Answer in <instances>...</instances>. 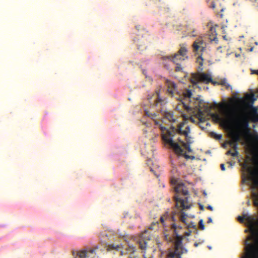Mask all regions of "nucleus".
I'll return each mask as SVG.
<instances>
[{
    "label": "nucleus",
    "mask_w": 258,
    "mask_h": 258,
    "mask_svg": "<svg viewBox=\"0 0 258 258\" xmlns=\"http://www.w3.org/2000/svg\"><path fill=\"white\" fill-rule=\"evenodd\" d=\"M186 122L183 121L179 123L177 127L172 126V131H168V136L164 135L163 137V140L165 143L169 144L171 148H172L174 151L178 155H182L183 152V150L178 145L177 143L174 142L173 141V137L174 136L175 133H177L180 135H183L185 137V140L187 144H190L192 143V138L189 136L190 133V128L189 125L185 126V129L183 130V127L185 124Z\"/></svg>",
    "instance_id": "nucleus-1"
},
{
    "label": "nucleus",
    "mask_w": 258,
    "mask_h": 258,
    "mask_svg": "<svg viewBox=\"0 0 258 258\" xmlns=\"http://www.w3.org/2000/svg\"><path fill=\"white\" fill-rule=\"evenodd\" d=\"M171 182L172 184L176 185L174 187L176 195L174 196V198L176 202V207L180 210V211L179 212V220L183 223L187 224L185 222L187 215L183 212L182 211L190 208L191 204L188 201L187 197L182 199L179 197V195L187 196L188 194L187 188L183 183H177L176 180L172 179Z\"/></svg>",
    "instance_id": "nucleus-2"
},
{
    "label": "nucleus",
    "mask_w": 258,
    "mask_h": 258,
    "mask_svg": "<svg viewBox=\"0 0 258 258\" xmlns=\"http://www.w3.org/2000/svg\"><path fill=\"white\" fill-rule=\"evenodd\" d=\"M168 59H170L173 62L176 64L175 68V72H182L183 68L179 64V61L184 60L188 58L187 55V49L185 47H181L176 53L173 55L166 56Z\"/></svg>",
    "instance_id": "nucleus-3"
},
{
    "label": "nucleus",
    "mask_w": 258,
    "mask_h": 258,
    "mask_svg": "<svg viewBox=\"0 0 258 258\" xmlns=\"http://www.w3.org/2000/svg\"><path fill=\"white\" fill-rule=\"evenodd\" d=\"M194 104L195 105L192 107L197 110L198 114L201 118L203 117L205 114L210 113L213 107H216L217 106L216 103H214V106H209L208 103L198 98L196 99Z\"/></svg>",
    "instance_id": "nucleus-4"
},
{
    "label": "nucleus",
    "mask_w": 258,
    "mask_h": 258,
    "mask_svg": "<svg viewBox=\"0 0 258 258\" xmlns=\"http://www.w3.org/2000/svg\"><path fill=\"white\" fill-rule=\"evenodd\" d=\"M245 251L242 258H258V241L256 243L246 244Z\"/></svg>",
    "instance_id": "nucleus-5"
},
{
    "label": "nucleus",
    "mask_w": 258,
    "mask_h": 258,
    "mask_svg": "<svg viewBox=\"0 0 258 258\" xmlns=\"http://www.w3.org/2000/svg\"><path fill=\"white\" fill-rule=\"evenodd\" d=\"M249 120L250 119L248 115L245 113H242L239 118V125L246 134L250 135L249 128Z\"/></svg>",
    "instance_id": "nucleus-6"
},
{
    "label": "nucleus",
    "mask_w": 258,
    "mask_h": 258,
    "mask_svg": "<svg viewBox=\"0 0 258 258\" xmlns=\"http://www.w3.org/2000/svg\"><path fill=\"white\" fill-rule=\"evenodd\" d=\"M250 111L248 116L250 120L254 123L258 122V108L254 107L252 104H249Z\"/></svg>",
    "instance_id": "nucleus-7"
},
{
    "label": "nucleus",
    "mask_w": 258,
    "mask_h": 258,
    "mask_svg": "<svg viewBox=\"0 0 258 258\" xmlns=\"http://www.w3.org/2000/svg\"><path fill=\"white\" fill-rule=\"evenodd\" d=\"M232 141L230 142L229 144L234 149H237L238 143L240 141L241 137L239 133H233L231 135Z\"/></svg>",
    "instance_id": "nucleus-8"
},
{
    "label": "nucleus",
    "mask_w": 258,
    "mask_h": 258,
    "mask_svg": "<svg viewBox=\"0 0 258 258\" xmlns=\"http://www.w3.org/2000/svg\"><path fill=\"white\" fill-rule=\"evenodd\" d=\"M166 86H167V91L171 96H173L174 94L177 92L176 85L175 83L170 81H166Z\"/></svg>",
    "instance_id": "nucleus-9"
},
{
    "label": "nucleus",
    "mask_w": 258,
    "mask_h": 258,
    "mask_svg": "<svg viewBox=\"0 0 258 258\" xmlns=\"http://www.w3.org/2000/svg\"><path fill=\"white\" fill-rule=\"evenodd\" d=\"M203 40L202 38H198L192 44L193 50L195 52L198 51L200 48L201 51H203L204 50V47L202 46L203 44Z\"/></svg>",
    "instance_id": "nucleus-10"
},
{
    "label": "nucleus",
    "mask_w": 258,
    "mask_h": 258,
    "mask_svg": "<svg viewBox=\"0 0 258 258\" xmlns=\"http://www.w3.org/2000/svg\"><path fill=\"white\" fill-rule=\"evenodd\" d=\"M200 82H203L205 84H209L212 82V76L210 74L202 73L199 76Z\"/></svg>",
    "instance_id": "nucleus-11"
},
{
    "label": "nucleus",
    "mask_w": 258,
    "mask_h": 258,
    "mask_svg": "<svg viewBox=\"0 0 258 258\" xmlns=\"http://www.w3.org/2000/svg\"><path fill=\"white\" fill-rule=\"evenodd\" d=\"M98 247H96L95 249H91L89 251L86 250H83L78 252V256L80 258H87L89 257L90 253H93L95 251L96 249H97Z\"/></svg>",
    "instance_id": "nucleus-12"
},
{
    "label": "nucleus",
    "mask_w": 258,
    "mask_h": 258,
    "mask_svg": "<svg viewBox=\"0 0 258 258\" xmlns=\"http://www.w3.org/2000/svg\"><path fill=\"white\" fill-rule=\"evenodd\" d=\"M184 252L182 250H178L175 249L174 252H170L167 255V258H181L180 255Z\"/></svg>",
    "instance_id": "nucleus-13"
},
{
    "label": "nucleus",
    "mask_w": 258,
    "mask_h": 258,
    "mask_svg": "<svg viewBox=\"0 0 258 258\" xmlns=\"http://www.w3.org/2000/svg\"><path fill=\"white\" fill-rule=\"evenodd\" d=\"M174 248L178 250H182L184 251V249L182 247V238L180 237H177L175 243H174Z\"/></svg>",
    "instance_id": "nucleus-14"
},
{
    "label": "nucleus",
    "mask_w": 258,
    "mask_h": 258,
    "mask_svg": "<svg viewBox=\"0 0 258 258\" xmlns=\"http://www.w3.org/2000/svg\"><path fill=\"white\" fill-rule=\"evenodd\" d=\"M219 86L224 87L227 90H232L231 86L227 83V79L225 78L219 80Z\"/></svg>",
    "instance_id": "nucleus-15"
},
{
    "label": "nucleus",
    "mask_w": 258,
    "mask_h": 258,
    "mask_svg": "<svg viewBox=\"0 0 258 258\" xmlns=\"http://www.w3.org/2000/svg\"><path fill=\"white\" fill-rule=\"evenodd\" d=\"M164 117L170 122H174L176 121L173 112H165Z\"/></svg>",
    "instance_id": "nucleus-16"
},
{
    "label": "nucleus",
    "mask_w": 258,
    "mask_h": 258,
    "mask_svg": "<svg viewBox=\"0 0 258 258\" xmlns=\"http://www.w3.org/2000/svg\"><path fill=\"white\" fill-rule=\"evenodd\" d=\"M210 32L211 33V34H212V36H211V35H209V36H210L209 39L211 41H218L217 38L216 37L217 34L216 32L215 28H214L213 27H211L210 30Z\"/></svg>",
    "instance_id": "nucleus-17"
},
{
    "label": "nucleus",
    "mask_w": 258,
    "mask_h": 258,
    "mask_svg": "<svg viewBox=\"0 0 258 258\" xmlns=\"http://www.w3.org/2000/svg\"><path fill=\"white\" fill-rule=\"evenodd\" d=\"M191 83L194 85L197 84L199 82H200L199 76H197L195 75H192L191 80Z\"/></svg>",
    "instance_id": "nucleus-18"
},
{
    "label": "nucleus",
    "mask_w": 258,
    "mask_h": 258,
    "mask_svg": "<svg viewBox=\"0 0 258 258\" xmlns=\"http://www.w3.org/2000/svg\"><path fill=\"white\" fill-rule=\"evenodd\" d=\"M121 247L118 244H110L108 246V249L109 250H119Z\"/></svg>",
    "instance_id": "nucleus-19"
},
{
    "label": "nucleus",
    "mask_w": 258,
    "mask_h": 258,
    "mask_svg": "<svg viewBox=\"0 0 258 258\" xmlns=\"http://www.w3.org/2000/svg\"><path fill=\"white\" fill-rule=\"evenodd\" d=\"M210 135H211V137H213L214 139H215L216 140H221L222 139V135H221V134H217L216 133L213 132H211L210 133Z\"/></svg>",
    "instance_id": "nucleus-20"
},
{
    "label": "nucleus",
    "mask_w": 258,
    "mask_h": 258,
    "mask_svg": "<svg viewBox=\"0 0 258 258\" xmlns=\"http://www.w3.org/2000/svg\"><path fill=\"white\" fill-rule=\"evenodd\" d=\"M247 98L250 101V102L247 104V106L249 108V104H252V105H253V104L256 100V99L254 98L253 94H251V95L247 96Z\"/></svg>",
    "instance_id": "nucleus-21"
},
{
    "label": "nucleus",
    "mask_w": 258,
    "mask_h": 258,
    "mask_svg": "<svg viewBox=\"0 0 258 258\" xmlns=\"http://www.w3.org/2000/svg\"><path fill=\"white\" fill-rule=\"evenodd\" d=\"M140 248L142 250H145L147 247V243L145 241L140 240L139 242Z\"/></svg>",
    "instance_id": "nucleus-22"
},
{
    "label": "nucleus",
    "mask_w": 258,
    "mask_h": 258,
    "mask_svg": "<svg viewBox=\"0 0 258 258\" xmlns=\"http://www.w3.org/2000/svg\"><path fill=\"white\" fill-rule=\"evenodd\" d=\"M125 250H126L127 252L133 253L135 251L136 248L133 245H128L127 247L125 248Z\"/></svg>",
    "instance_id": "nucleus-23"
},
{
    "label": "nucleus",
    "mask_w": 258,
    "mask_h": 258,
    "mask_svg": "<svg viewBox=\"0 0 258 258\" xmlns=\"http://www.w3.org/2000/svg\"><path fill=\"white\" fill-rule=\"evenodd\" d=\"M156 99L153 103L154 106H157L158 104L163 101V100L159 97L158 94H157L155 96Z\"/></svg>",
    "instance_id": "nucleus-24"
},
{
    "label": "nucleus",
    "mask_w": 258,
    "mask_h": 258,
    "mask_svg": "<svg viewBox=\"0 0 258 258\" xmlns=\"http://www.w3.org/2000/svg\"><path fill=\"white\" fill-rule=\"evenodd\" d=\"M192 93L189 90H187L186 92L184 94V99H189L191 98Z\"/></svg>",
    "instance_id": "nucleus-25"
},
{
    "label": "nucleus",
    "mask_w": 258,
    "mask_h": 258,
    "mask_svg": "<svg viewBox=\"0 0 258 258\" xmlns=\"http://www.w3.org/2000/svg\"><path fill=\"white\" fill-rule=\"evenodd\" d=\"M188 229L192 228L196 231V233H198V230L197 228V226L194 224V223H190L187 226Z\"/></svg>",
    "instance_id": "nucleus-26"
},
{
    "label": "nucleus",
    "mask_w": 258,
    "mask_h": 258,
    "mask_svg": "<svg viewBox=\"0 0 258 258\" xmlns=\"http://www.w3.org/2000/svg\"><path fill=\"white\" fill-rule=\"evenodd\" d=\"M172 126H171V127H170V128L171 129V132L172 131V128H171V127H172ZM159 127L160 128V129L161 130V131L162 132H165V131H167V134L163 135L162 136V137H163L164 135L168 136V130H166V127L162 126V124H160V126H159ZM169 131H170L169 130Z\"/></svg>",
    "instance_id": "nucleus-27"
},
{
    "label": "nucleus",
    "mask_w": 258,
    "mask_h": 258,
    "mask_svg": "<svg viewBox=\"0 0 258 258\" xmlns=\"http://www.w3.org/2000/svg\"><path fill=\"white\" fill-rule=\"evenodd\" d=\"M185 149H186L188 152H191V149L190 147V144L187 143H184L182 146Z\"/></svg>",
    "instance_id": "nucleus-28"
},
{
    "label": "nucleus",
    "mask_w": 258,
    "mask_h": 258,
    "mask_svg": "<svg viewBox=\"0 0 258 258\" xmlns=\"http://www.w3.org/2000/svg\"><path fill=\"white\" fill-rule=\"evenodd\" d=\"M199 228L202 230L205 229V225L203 220H201L199 222Z\"/></svg>",
    "instance_id": "nucleus-29"
},
{
    "label": "nucleus",
    "mask_w": 258,
    "mask_h": 258,
    "mask_svg": "<svg viewBox=\"0 0 258 258\" xmlns=\"http://www.w3.org/2000/svg\"><path fill=\"white\" fill-rule=\"evenodd\" d=\"M252 139L254 140V141L258 143V134L256 133L252 136Z\"/></svg>",
    "instance_id": "nucleus-30"
},
{
    "label": "nucleus",
    "mask_w": 258,
    "mask_h": 258,
    "mask_svg": "<svg viewBox=\"0 0 258 258\" xmlns=\"http://www.w3.org/2000/svg\"><path fill=\"white\" fill-rule=\"evenodd\" d=\"M211 83H212L214 86L218 85L219 86V81H213L212 80V82H211Z\"/></svg>",
    "instance_id": "nucleus-31"
},
{
    "label": "nucleus",
    "mask_w": 258,
    "mask_h": 258,
    "mask_svg": "<svg viewBox=\"0 0 258 258\" xmlns=\"http://www.w3.org/2000/svg\"><path fill=\"white\" fill-rule=\"evenodd\" d=\"M234 152H232V154H231V156H237L238 154V151H237V149H234Z\"/></svg>",
    "instance_id": "nucleus-32"
},
{
    "label": "nucleus",
    "mask_w": 258,
    "mask_h": 258,
    "mask_svg": "<svg viewBox=\"0 0 258 258\" xmlns=\"http://www.w3.org/2000/svg\"><path fill=\"white\" fill-rule=\"evenodd\" d=\"M199 59H201V61L199 62V63L201 66H203V59L202 58V57L201 56H200L198 58V60H199Z\"/></svg>",
    "instance_id": "nucleus-33"
},
{
    "label": "nucleus",
    "mask_w": 258,
    "mask_h": 258,
    "mask_svg": "<svg viewBox=\"0 0 258 258\" xmlns=\"http://www.w3.org/2000/svg\"><path fill=\"white\" fill-rule=\"evenodd\" d=\"M104 235H105L106 237H105V238H104V239H101V242L104 243V244H105V243L107 242V241H106V239H107V236L106 234H104Z\"/></svg>",
    "instance_id": "nucleus-34"
},
{
    "label": "nucleus",
    "mask_w": 258,
    "mask_h": 258,
    "mask_svg": "<svg viewBox=\"0 0 258 258\" xmlns=\"http://www.w3.org/2000/svg\"><path fill=\"white\" fill-rule=\"evenodd\" d=\"M177 141H178V142H179L181 145L182 146L183 145V144L184 143H185V142H184L180 138H178L177 139Z\"/></svg>",
    "instance_id": "nucleus-35"
},
{
    "label": "nucleus",
    "mask_w": 258,
    "mask_h": 258,
    "mask_svg": "<svg viewBox=\"0 0 258 258\" xmlns=\"http://www.w3.org/2000/svg\"><path fill=\"white\" fill-rule=\"evenodd\" d=\"M220 167H221V169L223 171H224L225 170V164L224 163H221L220 165Z\"/></svg>",
    "instance_id": "nucleus-36"
},
{
    "label": "nucleus",
    "mask_w": 258,
    "mask_h": 258,
    "mask_svg": "<svg viewBox=\"0 0 258 258\" xmlns=\"http://www.w3.org/2000/svg\"><path fill=\"white\" fill-rule=\"evenodd\" d=\"M156 114L155 113H151L150 117H151L152 119H154V118L156 117Z\"/></svg>",
    "instance_id": "nucleus-37"
},
{
    "label": "nucleus",
    "mask_w": 258,
    "mask_h": 258,
    "mask_svg": "<svg viewBox=\"0 0 258 258\" xmlns=\"http://www.w3.org/2000/svg\"><path fill=\"white\" fill-rule=\"evenodd\" d=\"M255 171H257V172H258V170H254L253 171H252V172H251L250 173V180H251V177H252V174H253V173L255 172ZM256 177H257V179H258V175H256Z\"/></svg>",
    "instance_id": "nucleus-38"
},
{
    "label": "nucleus",
    "mask_w": 258,
    "mask_h": 258,
    "mask_svg": "<svg viewBox=\"0 0 258 258\" xmlns=\"http://www.w3.org/2000/svg\"><path fill=\"white\" fill-rule=\"evenodd\" d=\"M172 228L175 230L177 228V226L175 225V224H172Z\"/></svg>",
    "instance_id": "nucleus-39"
},
{
    "label": "nucleus",
    "mask_w": 258,
    "mask_h": 258,
    "mask_svg": "<svg viewBox=\"0 0 258 258\" xmlns=\"http://www.w3.org/2000/svg\"><path fill=\"white\" fill-rule=\"evenodd\" d=\"M151 113L149 112L148 111H145V115L148 117H150L151 115Z\"/></svg>",
    "instance_id": "nucleus-40"
},
{
    "label": "nucleus",
    "mask_w": 258,
    "mask_h": 258,
    "mask_svg": "<svg viewBox=\"0 0 258 258\" xmlns=\"http://www.w3.org/2000/svg\"><path fill=\"white\" fill-rule=\"evenodd\" d=\"M154 121L156 125H159V127L160 126V124H161L159 123V121H158L157 120H156L155 119H154Z\"/></svg>",
    "instance_id": "nucleus-41"
},
{
    "label": "nucleus",
    "mask_w": 258,
    "mask_h": 258,
    "mask_svg": "<svg viewBox=\"0 0 258 258\" xmlns=\"http://www.w3.org/2000/svg\"><path fill=\"white\" fill-rule=\"evenodd\" d=\"M160 220L161 222L163 224V223L164 222V216L161 217Z\"/></svg>",
    "instance_id": "nucleus-42"
},
{
    "label": "nucleus",
    "mask_w": 258,
    "mask_h": 258,
    "mask_svg": "<svg viewBox=\"0 0 258 258\" xmlns=\"http://www.w3.org/2000/svg\"><path fill=\"white\" fill-rule=\"evenodd\" d=\"M212 222V219L211 217H209L208 218L207 223L210 224Z\"/></svg>",
    "instance_id": "nucleus-43"
},
{
    "label": "nucleus",
    "mask_w": 258,
    "mask_h": 258,
    "mask_svg": "<svg viewBox=\"0 0 258 258\" xmlns=\"http://www.w3.org/2000/svg\"><path fill=\"white\" fill-rule=\"evenodd\" d=\"M175 214H176L175 212H173V214H172V221H174L175 220V217H174V216Z\"/></svg>",
    "instance_id": "nucleus-44"
},
{
    "label": "nucleus",
    "mask_w": 258,
    "mask_h": 258,
    "mask_svg": "<svg viewBox=\"0 0 258 258\" xmlns=\"http://www.w3.org/2000/svg\"><path fill=\"white\" fill-rule=\"evenodd\" d=\"M203 242V241L202 242H199V243L196 242L194 243V246L195 247H197L198 245H199L200 244H202Z\"/></svg>",
    "instance_id": "nucleus-45"
},
{
    "label": "nucleus",
    "mask_w": 258,
    "mask_h": 258,
    "mask_svg": "<svg viewBox=\"0 0 258 258\" xmlns=\"http://www.w3.org/2000/svg\"><path fill=\"white\" fill-rule=\"evenodd\" d=\"M226 154H227V155H231V154H232L231 150H229L227 151V152H226Z\"/></svg>",
    "instance_id": "nucleus-46"
},
{
    "label": "nucleus",
    "mask_w": 258,
    "mask_h": 258,
    "mask_svg": "<svg viewBox=\"0 0 258 258\" xmlns=\"http://www.w3.org/2000/svg\"><path fill=\"white\" fill-rule=\"evenodd\" d=\"M207 209L211 211H213V207L211 206H208L207 207Z\"/></svg>",
    "instance_id": "nucleus-47"
},
{
    "label": "nucleus",
    "mask_w": 258,
    "mask_h": 258,
    "mask_svg": "<svg viewBox=\"0 0 258 258\" xmlns=\"http://www.w3.org/2000/svg\"><path fill=\"white\" fill-rule=\"evenodd\" d=\"M252 74H255L258 75V70L256 71H252Z\"/></svg>",
    "instance_id": "nucleus-48"
},
{
    "label": "nucleus",
    "mask_w": 258,
    "mask_h": 258,
    "mask_svg": "<svg viewBox=\"0 0 258 258\" xmlns=\"http://www.w3.org/2000/svg\"><path fill=\"white\" fill-rule=\"evenodd\" d=\"M200 209L201 210H204V206H202V205H200Z\"/></svg>",
    "instance_id": "nucleus-49"
},
{
    "label": "nucleus",
    "mask_w": 258,
    "mask_h": 258,
    "mask_svg": "<svg viewBox=\"0 0 258 258\" xmlns=\"http://www.w3.org/2000/svg\"><path fill=\"white\" fill-rule=\"evenodd\" d=\"M184 106H185V108L186 109H188V108H189L188 106H187L185 105L184 104Z\"/></svg>",
    "instance_id": "nucleus-50"
},
{
    "label": "nucleus",
    "mask_w": 258,
    "mask_h": 258,
    "mask_svg": "<svg viewBox=\"0 0 258 258\" xmlns=\"http://www.w3.org/2000/svg\"><path fill=\"white\" fill-rule=\"evenodd\" d=\"M191 232V231H189V232ZM186 235L187 236H189V235H190V233H186Z\"/></svg>",
    "instance_id": "nucleus-51"
},
{
    "label": "nucleus",
    "mask_w": 258,
    "mask_h": 258,
    "mask_svg": "<svg viewBox=\"0 0 258 258\" xmlns=\"http://www.w3.org/2000/svg\"><path fill=\"white\" fill-rule=\"evenodd\" d=\"M253 50V47H251L250 49V51H251Z\"/></svg>",
    "instance_id": "nucleus-52"
},
{
    "label": "nucleus",
    "mask_w": 258,
    "mask_h": 258,
    "mask_svg": "<svg viewBox=\"0 0 258 258\" xmlns=\"http://www.w3.org/2000/svg\"><path fill=\"white\" fill-rule=\"evenodd\" d=\"M212 8H215V5H214V4H213V5H212Z\"/></svg>",
    "instance_id": "nucleus-53"
},
{
    "label": "nucleus",
    "mask_w": 258,
    "mask_h": 258,
    "mask_svg": "<svg viewBox=\"0 0 258 258\" xmlns=\"http://www.w3.org/2000/svg\"><path fill=\"white\" fill-rule=\"evenodd\" d=\"M229 163L230 164V166L232 165V164L231 162H229Z\"/></svg>",
    "instance_id": "nucleus-54"
},
{
    "label": "nucleus",
    "mask_w": 258,
    "mask_h": 258,
    "mask_svg": "<svg viewBox=\"0 0 258 258\" xmlns=\"http://www.w3.org/2000/svg\"><path fill=\"white\" fill-rule=\"evenodd\" d=\"M208 248L211 249V246H208Z\"/></svg>",
    "instance_id": "nucleus-55"
},
{
    "label": "nucleus",
    "mask_w": 258,
    "mask_h": 258,
    "mask_svg": "<svg viewBox=\"0 0 258 258\" xmlns=\"http://www.w3.org/2000/svg\"><path fill=\"white\" fill-rule=\"evenodd\" d=\"M154 174H155L156 176H158L157 174H156V173H154Z\"/></svg>",
    "instance_id": "nucleus-56"
}]
</instances>
